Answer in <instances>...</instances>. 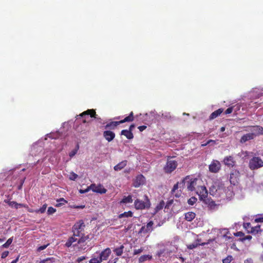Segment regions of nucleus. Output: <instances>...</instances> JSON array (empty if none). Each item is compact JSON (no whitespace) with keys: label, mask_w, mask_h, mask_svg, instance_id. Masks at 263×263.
<instances>
[{"label":"nucleus","mask_w":263,"mask_h":263,"mask_svg":"<svg viewBox=\"0 0 263 263\" xmlns=\"http://www.w3.org/2000/svg\"><path fill=\"white\" fill-rule=\"evenodd\" d=\"M209 193L213 196L219 197L222 199H229L234 195L233 187L231 185L227 186L219 180L213 183L210 187Z\"/></svg>","instance_id":"f257e3e1"},{"label":"nucleus","mask_w":263,"mask_h":263,"mask_svg":"<svg viewBox=\"0 0 263 263\" xmlns=\"http://www.w3.org/2000/svg\"><path fill=\"white\" fill-rule=\"evenodd\" d=\"M200 180L197 178H190L189 176L186 177L183 180L182 183L186 184L189 191H196L197 186L199 185Z\"/></svg>","instance_id":"f03ea898"},{"label":"nucleus","mask_w":263,"mask_h":263,"mask_svg":"<svg viewBox=\"0 0 263 263\" xmlns=\"http://www.w3.org/2000/svg\"><path fill=\"white\" fill-rule=\"evenodd\" d=\"M135 207L137 210L148 209L151 206V202L146 195H144V200L136 199L134 202Z\"/></svg>","instance_id":"7ed1b4c3"},{"label":"nucleus","mask_w":263,"mask_h":263,"mask_svg":"<svg viewBox=\"0 0 263 263\" xmlns=\"http://www.w3.org/2000/svg\"><path fill=\"white\" fill-rule=\"evenodd\" d=\"M263 166V160L259 157H253L249 163V167L251 170H257Z\"/></svg>","instance_id":"20e7f679"},{"label":"nucleus","mask_w":263,"mask_h":263,"mask_svg":"<svg viewBox=\"0 0 263 263\" xmlns=\"http://www.w3.org/2000/svg\"><path fill=\"white\" fill-rule=\"evenodd\" d=\"M85 227V224L83 220H80L76 222L72 227V232L73 236H80L81 232L84 230Z\"/></svg>","instance_id":"39448f33"},{"label":"nucleus","mask_w":263,"mask_h":263,"mask_svg":"<svg viewBox=\"0 0 263 263\" xmlns=\"http://www.w3.org/2000/svg\"><path fill=\"white\" fill-rule=\"evenodd\" d=\"M177 166V162L171 159H168L166 164L164 167V169L165 172L171 173L173 172Z\"/></svg>","instance_id":"423d86ee"},{"label":"nucleus","mask_w":263,"mask_h":263,"mask_svg":"<svg viewBox=\"0 0 263 263\" xmlns=\"http://www.w3.org/2000/svg\"><path fill=\"white\" fill-rule=\"evenodd\" d=\"M196 194L199 195L201 199L205 198L208 196V191L204 186L198 185L197 186Z\"/></svg>","instance_id":"0eeeda50"},{"label":"nucleus","mask_w":263,"mask_h":263,"mask_svg":"<svg viewBox=\"0 0 263 263\" xmlns=\"http://www.w3.org/2000/svg\"><path fill=\"white\" fill-rule=\"evenodd\" d=\"M249 131L250 134L255 138L259 135H263V127L256 125L250 127Z\"/></svg>","instance_id":"6e6552de"},{"label":"nucleus","mask_w":263,"mask_h":263,"mask_svg":"<svg viewBox=\"0 0 263 263\" xmlns=\"http://www.w3.org/2000/svg\"><path fill=\"white\" fill-rule=\"evenodd\" d=\"M90 190H92L93 192L104 194L106 192L107 190L103 187L102 184H91L89 186Z\"/></svg>","instance_id":"1a4fd4ad"},{"label":"nucleus","mask_w":263,"mask_h":263,"mask_svg":"<svg viewBox=\"0 0 263 263\" xmlns=\"http://www.w3.org/2000/svg\"><path fill=\"white\" fill-rule=\"evenodd\" d=\"M153 224L154 222L152 221H150L146 225L141 227L139 231V233L146 234L151 232L153 230Z\"/></svg>","instance_id":"9d476101"},{"label":"nucleus","mask_w":263,"mask_h":263,"mask_svg":"<svg viewBox=\"0 0 263 263\" xmlns=\"http://www.w3.org/2000/svg\"><path fill=\"white\" fill-rule=\"evenodd\" d=\"M221 164L217 160H213L209 165V171L214 173H217L220 169Z\"/></svg>","instance_id":"9b49d317"},{"label":"nucleus","mask_w":263,"mask_h":263,"mask_svg":"<svg viewBox=\"0 0 263 263\" xmlns=\"http://www.w3.org/2000/svg\"><path fill=\"white\" fill-rule=\"evenodd\" d=\"M145 181L144 177L140 174L138 175L134 180L133 185L135 187H138L140 185H143Z\"/></svg>","instance_id":"f8f14e48"},{"label":"nucleus","mask_w":263,"mask_h":263,"mask_svg":"<svg viewBox=\"0 0 263 263\" xmlns=\"http://www.w3.org/2000/svg\"><path fill=\"white\" fill-rule=\"evenodd\" d=\"M223 162L226 165L230 167H233L236 164V161L234 160V158L231 156L224 157Z\"/></svg>","instance_id":"ddd939ff"},{"label":"nucleus","mask_w":263,"mask_h":263,"mask_svg":"<svg viewBox=\"0 0 263 263\" xmlns=\"http://www.w3.org/2000/svg\"><path fill=\"white\" fill-rule=\"evenodd\" d=\"M111 252V250L109 248H107L102 251L99 255V257L101 260L103 261L107 260L110 256Z\"/></svg>","instance_id":"4468645a"},{"label":"nucleus","mask_w":263,"mask_h":263,"mask_svg":"<svg viewBox=\"0 0 263 263\" xmlns=\"http://www.w3.org/2000/svg\"><path fill=\"white\" fill-rule=\"evenodd\" d=\"M103 136L106 140H107L108 142H110L114 139L115 134L111 131L106 130L103 133Z\"/></svg>","instance_id":"2eb2a0df"},{"label":"nucleus","mask_w":263,"mask_h":263,"mask_svg":"<svg viewBox=\"0 0 263 263\" xmlns=\"http://www.w3.org/2000/svg\"><path fill=\"white\" fill-rule=\"evenodd\" d=\"M254 138V137L250 133H248L243 135L241 137L240 142L242 143H243L248 141L252 140Z\"/></svg>","instance_id":"dca6fc26"},{"label":"nucleus","mask_w":263,"mask_h":263,"mask_svg":"<svg viewBox=\"0 0 263 263\" xmlns=\"http://www.w3.org/2000/svg\"><path fill=\"white\" fill-rule=\"evenodd\" d=\"M196 216L195 213L192 212H189L185 214V219L188 221H192Z\"/></svg>","instance_id":"f3484780"},{"label":"nucleus","mask_w":263,"mask_h":263,"mask_svg":"<svg viewBox=\"0 0 263 263\" xmlns=\"http://www.w3.org/2000/svg\"><path fill=\"white\" fill-rule=\"evenodd\" d=\"M127 164L126 161H122L114 166V170L116 171H119L123 169Z\"/></svg>","instance_id":"a211bd4d"},{"label":"nucleus","mask_w":263,"mask_h":263,"mask_svg":"<svg viewBox=\"0 0 263 263\" xmlns=\"http://www.w3.org/2000/svg\"><path fill=\"white\" fill-rule=\"evenodd\" d=\"M121 135L125 136L128 139H132L134 138L132 132L126 129L122 130L121 131Z\"/></svg>","instance_id":"6ab92c4d"},{"label":"nucleus","mask_w":263,"mask_h":263,"mask_svg":"<svg viewBox=\"0 0 263 263\" xmlns=\"http://www.w3.org/2000/svg\"><path fill=\"white\" fill-rule=\"evenodd\" d=\"M223 109L222 108H219L218 110L213 112L210 116V119L213 120L216 118L218 116H219L223 112Z\"/></svg>","instance_id":"aec40b11"},{"label":"nucleus","mask_w":263,"mask_h":263,"mask_svg":"<svg viewBox=\"0 0 263 263\" xmlns=\"http://www.w3.org/2000/svg\"><path fill=\"white\" fill-rule=\"evenodd\" d=\"M90 115L91 117H94L96 118V112L93 109H88L87 110L84 111L82 114L79 115V116H83L84 115Z\"/></svg>","instance_id":"412c9836"},{"label":"nucleus","mask_w":263,"mask_h":263,"mask_svg":"<svg viewBox=\"0 0 263 263\" xmlns=\"http://www.w3.org/2000/svg\"><path fill=\"white\" fill-rule=\"evenodd\" d=\"M133 199L132 197L130 195H129L128 196H124L122 200L120 201L121 203H124V204H127V203H132Z\"/></svg>","instance_id":"4be33fe9"},{"label":"nucleus","mask_w":263,"mask_h":263,"mask_svg":"<svg viewBox=\"0 0 263 263\" xmlns=\"http://www.w3.org/2000/svg\"><path fill=\"white\" fill-rule=\"evenodd\" d=\"M260 231V225H257L254 227H251L250 230H248V232L252 234H257L258 232Z\"/></svg>","instance_id":"5701e85b"},{"label":"nucleus","mask_w":263,"mask_h":263,"mask_svg":"<svg viewBox=\"0 0 263 263\" xmlns=\"http://www.w3.org/2000/svg\"><path fill=\"white\" fill-rule=\"evenodd\" d=\"M120 124V121H114L111 122L108 124H107L105 126V128H114L115 127H116L117 125H119Z\"/></svg>","instance_id":"b1692460"},{"label":"nucleus","mask_w":263,"mask_h":263,"mask_svg":"<svg viewBox=\"0 0 263 263\" xmlns=\"http://www.w3.org/2000/svg\"><path fill=\"white\" fill-rule=\"evenodd\" d=\"M133 119V113L131 112L128 116L125 118L123 120L120 121V123L121 124L126 122H130L132 121Z\"/></svg>","instance_id":"393cba45"},{"label":"nucleus","mask_w":263,"mask_h":263,"mask_svg":"<svg viewBox=\"0 0 263 263\" xmlns=\"http://www.w3.org/2000/svg\"><path fill=\"white\" fill-rule=\"evenodd\" d=\"M123 249L124 246L122 245L120 247L115 249L114 252L117 256H121L123 253Z\"/></svg>","instance_id":"a878e982"},{"label":"nucleus","mask_w":263,"mask_h":263,"mask_svg":"<svg viewBox=\"0 0 263 263\" xmlns=\"http://www.w3.org/2000/svg\"><path fill=\"white\" fill-rule=\"evenodd\" d=\"M178 189V183H176L172 190V194L173 196H175L176 197H180L181 194L180 193H175L176 191Z\"/></svg>","instance_id":"bb28decb"},{"label":"nucleus","mask_w":263,"mask_h":263,"mask_svg":"<svg viewBox=\"0 0 263 263\" xmlns=\"http://www.w3.org/2000/svg\"><path fill=\"white\" fill-rule=\"evenodd\" d=\"M133 212L131 211L125 212L123 213H122L119 215V218H122L123 217H131L133 216Z\"/></svg>","instance_id":"cd10ccee"},{"label":"nucleus","mask_w":263,"mask_h":263,"mask_svg":"<svg viewBox=\"0 0 263 263\" xmlns=\"http://www.w3.org/2000/svg\"><path fill=\"white\" fill-rule=\"evenodd\" d=\"M152 258V256L149 255H144L140 257L139 258V261L140 263H142L146 260H149Z\"/></svg>","instance_id":"c85d7f7f"},{"label":"nucleus","mask_w":263,"mask_h":263,"mask_svg":"<svg viewBox=\"0 0 263 263\" xmlns=\"http://www.w3.org/2000/svg\"><path fill=\"white\" fill-rule=\"evenodd\" d=\"M80 236L81 238L78 240V243H84L89 238V235H85L84 234H83Z\"/></svg>","instance_id":"c756f323"},{"label":"nucleus","mask_w":263,"mask_h":263,"mask_svg":"<svg viewBox=\"0 0 263 263\" xmlns=\"http://www.w3.org/2000/svg\"><path fill=\"white\" fill-rule=\"evenodd\" d=\"M12 240H13V238L12 237H11L10 238H9L7 241H6V243H5L4 244H3L2 246V248H7L9 247V246L11 245V243H12Z\"/></svg>","instance_id":"7c9ffc66"},{"label":"nucleus","mask_w":263,"mask_h":263,"mask_svg":"<svg viewBox=\"0 0 263 263\" xmlns=\"http://www.w3.org/2000/svg\"><path fill=\"white\" fill-rule=\"evenodd\" d=\"M208 207L210 209L214 210L216 209L217 205L216 204L214 201H211L209 202L208 204Z\"/></svg>","instance_id":"2f4dec72"},{"label":"nucleus","mask_w":263,"mask_h":263,"mask_svg":"<svg viewBox=\"0 0 263 263\" xmlns=\"http://www.w3.org/2000/svg\"><path fill=\"white\" fill-rule=\"evenodd\" d=\"M197 201V199L196 198L194 197H192L187 200V203L191 205H193Z\"/></svg>","instance_id":"473e14b6"},{"label":"nucleus","mask_w":263,"mask_h":263,"mask_svg":"<svg viewBox=\"0 0 263 263\" xmlns=\"http://www.w3.org/2000/svg\"><path fill=\"white\" fill-rule=\"evenodd\" d=\"M46 208L47 205L45 204L40 209L36 210L35 212L36 213H43L45 212Z\"/></svg>","instance_id":"72a5a7b5"},{"label":"nucleus","mask_w":263,"mask_h":263,"mask_svg":"<svg viewBox=\"0 0 263 263\" xmlns=\"http://www.w3.org/2000/svg\"><path fill=\"white\" fill-rule=\"evenodd\" d=\"M89 263H101L102 261L101 260L100 257H93L89 260Z\"/></svg>","instance_id":"f704fd0d"},{"label":"nucleus","mask_w":263,"mask_h":263,"mask_svg":"<svg viewBox=\"0 0 263 263\" xmlns=\"http://www.w3.org/2000/svg\"><path fill=\"white\" fill-rule=\"evenodd\" d=\"M4 202L8 203L9 204V205L11 207L14 208L15 209V205H16L15 201H11L9 200L5 199V200H4Z\"/></svg>","instance_id":"c9c22d12"},{"label":"nucleus","mask_w":263,"mask_h":263,"mask_svg":"<svg viewBox=\"0 0 263 263\" xmlns=\"http://www.w3.org/2000/svg\"><path fill=\"white\" fill-rule=\"evenodd\" d=\"M79 148V145L78 144V145H77L76 148V149H73L72 151H71L69 153V155L70 157H71H71H73V156H74L77 154V152H78V150Z\"/></svg>","instance_id":"e433bc0d"},{"label":"nucleus","mask_w":263,"mask_h":263,"mask_svg":"<svg viewBox=\"0 0 263 263\" xmlns=\"http://www.w3.org/2000/svg\"><path fill=\"white\" fill-rule=\"evenodd\" d=\"M78 177V175L73 172L70 173L69 179L71 180H75Z\"/></svg>","instance_id":"4c0bfd02"},{"label":"nucleus","mask_w":263,"mask_h":263,"mask_svg":"<svg viewBox=\"0 0 263 263\" xmlns=\"http://www.w3.org/2000/svg\"><path fill=\"white\" fill-rule=\"evenodd\" d=\"M59 203L57 204L56 206H61L62 205H63L65 203L67 202V201L63 198H60L59 200H58L57 201Z\"/></svg>","instance_id":"58836bf2"},{"label":"nucleus","mask_w":263,"mask_h":263,"mask_svg":"<svg viewBox=\"0 0 263 263\" xmlns=\"http://www.w3.org/2000/svg\"><path fill=\"white\" fill-rule=\"evenodd\" d=\"M232 260V256L230 255L222 260V263H230Z\"/></svg>","instance_id":"ea45409f"},{"label":"nucleus","mask_w":263,"mask_h":263,"mask_svg":"<svg viewBox=\"0 0 263 263\" xmlns=\"http://www.w3.org/2000/svg\"><path fill=\"white\" fill-rule=\"evenodd\" d=\"M216 143V141L215 140H208L206 143H204V144H202V146H206L208 144H211V145H214Z\"/></svg>","instance_id":"a19ab883"},{"label":"nucleus","mask_w":263,"mask_h":263,"mask_svg":"<svg viewBox=\"0 0 263 263\" xmlns=\"http://www.w3.org/2000/svg\"><path fill=\"white\" fill-rule=\"evenodd\" d=\"M55 212H56L55 209H54L51 206L49 207L48 209V210H47V213L49 215L52 214L54 213Z\"/></svg>","instance_id":"79ce46f5"},{"label":"nucleus","mask_w":263,"mask_h":263,"mask_svg":"<svg viewBox=\"0 0 263 263\" xmlns=\"http://www.w3.org/2000/svg\"><path fill=\"white\" fill-rule=\"evenodd\" d=\"M162 117L164 119H169L171 118V115L168 112H165L162 114Z\"/></svg>","instance_id":"37998d69"},{"label":"nucleus","mask_w":263,"mask_h":263,"mask_svg":"<svg viewBox=\"0 0 263 263\" xmlns=\"http://www.w3.org/2000/svg\"><path fill=\"white\" fill-rule=\"evenodd\" d=\"M49 245V244L48 243L47 245H43V246L39 247L37 249V251L40 252V251L45 249Z\"/></svg>","instance_id":"c03bdc74"},{"label":"nucleus","mask_w":263,"mask_h":263,"mask_svg":"<svg viewBox=\"0 0 263 263\" xmlns=\"http://www.w3.org/2000/svg\"><path fill=\"white\" fill-rule=\"evenodd\" d=\"M22 207L27 208L28 206L25 204H22V203H18L16 202V205H15L16 209H17L18 208H22Z\"/></svg>","instance_id":"a18cd8bd"},{"label":"nucleus","mask_w":263,"mask_h":263,"mask_svg":"<svg viewBox=\"0 0 263 263\" xmlns=\"http://www.w3.org/2000/svg\"><path fill=\"white\" fill-rule=\"evenodd\" d=\"M198 244L197 243H194L187 246V248L189 249H193L196 248Z\"/></svg>","instance_id":"49530a36"},{"label":"nucleus","mask_w":263,"mask_h":263,"mask_svg":"<svg viewBox=\"0 0 263 263\" xmlns=\"http://www.w3.org/2000/svg\"><path fill=\"white\" fill-rule=\"evenodd\" d=\"M143 249L142 248L135 249L134 252V255H137L141 253L143 251Z\"/></svg>","instance_id":"de8ad7c7"},{"label":"nucleus","mask_w":263,"mask_h":263,"mask_svg":"<svg viewBox=\"0 0 263 263\" xmlns=\"http://www.w3.org/2000/svg\"><path fill=\"white\" fill-rule=\"evenodd\" d=\"M164 205V201H161L160 204L157 206L156 208L157 210H159L161 209H162L163 205Z\"/></svg>","instance_id":"09e8293b"},{"label":"nucleus","mask_w":263,"mask_h":263,"mask_svg":"<svg viewBox=\"0 0 263 263\" xmlns=\"http://www.w3.org/2000/svg\"><path fill=\"white\" fill-rule=\"evenodd\" d=\"M90 190L89 189V186L87 187V188L85 190H82V189H80L79 190V192L81 194H83V193H87L88 192V191H89Z\"/></svg>","instance_id":"8fccbe9b"},{"label":"nucleus","mask_w":263,"mask_h":263,"mask_svg":"<svg viewBox=\"0 0 263 263\" xmlns=\"http://www.w3.org/2000/svg\"><path fill=\"white\" fill-rule=\"evenodd\" d=\"M255 221L256 222H263V216H260L256 218L255 219Z\"/></svg>","instance_id":"3c124183"},{"label":"nucleus","mask_w":263,"mask_h":263,"mask_svg":"<svg viewBox=\"0 0 263 263\" xmlns=\"http://www.w3.org/2000/svg\"><path fill=\"white\" fill-rule=\"evenodd\" d=\"M8 254H9V252L8 251H4L2 254L1 257L2 258H6L8 255Z\"/></svg>","instance_id":"603ef678"},{"label":"nucleus","mask_w":263,"mask_h":263,"mask_svg":"<svg viewBox=\"0 0 263 263\" xmlns=\"http://www.w3.org/2000/svg\"><path fill=\"white\" fill-rule=\"evenodd\" d=\"M233 111V108L232 107H229L228 108L226 111H225V114H231Z\"/></svg>","instance_id":"864d4df0"},{"label":"nucleus","mask_w":263,"mask_h":263,"mask_svg":"<svg viewBox=\"0 0 263 263\" xmlns=\"http://www.w3.org/2000/svg\"><path fill=\"white\" fill-rule=\"evenodd\" d=\"M243 226L248 230H249V229H251V224L250 223H244Z\"/></svg>","instance_id":"5fc2aeb1"},{"label":"nucleus","mask_w":263,"mask_h":263,"mask_svg":"<svg viewBox=\"0 0 263 263\" xmlns=\"http://www.w3.org/2000/svg\"><path fill=\"white\" fill-rule=\"evenodd\" d=\"M72 245V243L71 242L70 240L69 239H68L67 242L65 243V246L67 247H70Z\"/></svg>","instance_id":"6e6d98bb"},{"label":"nucleus","mask_w":263,"mask_h":263,"mask_svg":"<svg viewBox=\"0 0 263 263\" xmlns=\"http://www.w3.org/2000/svg\"><path fill=\"white\" fill-rule=\"evenodd\" d=\"M69 240H70L71 242L73 243L74 242H76L77 241V238H76L74 237H71L69 238Z\"/></svg>","instance_id":"4d7b16f0"},{"label":"nucleus","mask_w":263,"mask_h":263,"mask_svg":"<svg viewBox=\"0 0 263 263\" xmlns=\"http://www.w3.org/2000/svg\"><path fill=\"white\" fill-rule=\"evenodd\" d=\"M146 128V126H140L139 127H138V128L140 130V131H143V130H144L145 128Z\"/></svg>","instance_id":"13d9d810"},{"label":"nucleus","mask_w":263,"mask_h":263,"mask_svg":"<svg viewBox=\"0 0 263 263\" xmlns=\"http://www.w3.org/2000/svg\"><path fill=\"white\" fill-rule=\"evenodd\" d=\"M245 263H253V260L251 258L247 259L245 260Z\"/></svg>","instance_id":"bf43d9fd"},{"label":"nucleus","mask_w":263,"mask_h":263,"mask_svg":"<svg viewBox=\"0 0 263 263\" xmlns=\"http://www.w3.org/2000/svg\"><path fill=\"white\" fill-rule=\"evenodd\" d=\"M135 127V125L134 124H132L130 126H129V130H130V131H132L133 130V129Z\"/></svg>","instance_id":"052dcab7"},{"label":"nucleus","mask_w":263,"mask_h":263,"mask_svg":"<svg viewBox=\"0 0 263 263\" xmlns=\"http://www.w3.org/2000/svg\"><path fill=\"white\" fill-rule=\"evenodd\" d=\"M52 259V258H47V259H44V260H42V262L43 263H46V261H48V260H51V259Z\"/></svg>","instance_id":"680f3d73"},{"label":"nucleus","mask_w":263,"mask_h":263,"mask_svg":"<svg viewBox=\"0 0 263 263\" xmlns=\"http://www.w3.org/2000/svg\"><path fill=\"white\" fill-rule=\"evenodd\" d=\"M252 238V236L250 235H248L245 237V239L250 240Z\"/></svg>","instance_id":"e2e57ef3"},{"label":"nucleus","mask_w":263,"mask_h":263,"mask_svg":"<svg viewBox=\"0 0 263 263\" xmlns=\"http://www.w3.org/2000/svg\"><path fill=\"white\" fill-rule=\"evenodd\" d=\"M85 259V257H79L78 259V260L79 261H82L83 260H84Z\"/></svg>","instance_id":"0e129e2a"},{"label":"nucleus","mask_w":263,"mask_h":263,"mask_svg":"<svg viewBox=\"0 0 263 263\" xmlns=\"http://www.w3.org/2000/svg\"><path fill=\"white\" fill-rule=\"evenodd\" d=\"M17 261H18V258L12 260L11 263H16L17 262Z\"/></svg>","instance_id":"69168bd1"},{"label":"nucleus","mask_w":263,"mask_h":263,"mask_svg":"<svg viewBox=\"0 0 263 263\" xmlns=\"http://www.w3.org/2000/svg\"><path fill=\"white\" fill-rule=\"evenodd\" d=\"M221 132H223L225 130V127H221L220 129Z\"/></svg>","instance_id":"338daca9"},{"label":"nucleus","mask_w":263,"mask_h":263,"mask_svg":"<svg viewBox=\"0 0 263 263\" xmlns=\"http://www.w3.org/2000/svg\"><path fill=\"white\" fill-rule=\"evenodd\" d=\"M178 257L181 260L182 262H184V261L185 259L183 257H182L181 256H179Z\"/></svg>","instance_id":"774afa93"}]
</instances>
